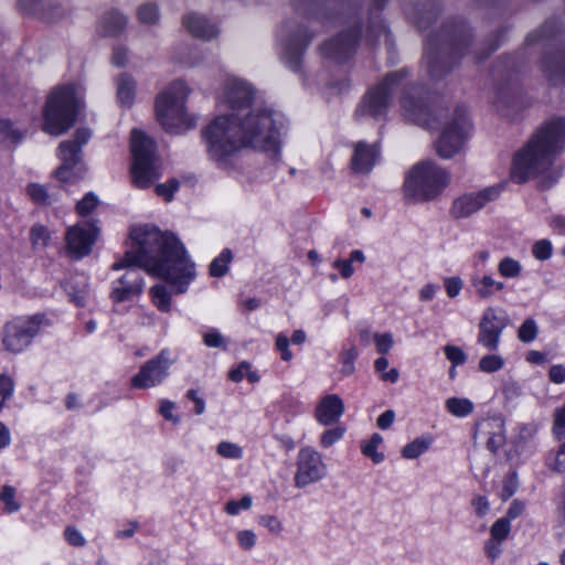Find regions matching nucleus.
<instances>
[{
	"label": "nucleus",
	"instance_id": "42",
	"mask_svg": "<svg viewBox=\"0 0 565 565\" xmlns=\"http://www.w3.org/2000/svg\"><path fill=\"white\" fill-rule=\"evenodd\" d=\"M160 14L154 3H145L138 9V19L143 24H156Z\"/></svg>",
	"mask_w": 565,
	"mask_h": 565
},
{
	"label": "nucleus",
	"instance_id": "63",
	"mask_svg": "<svg viewBox=\"0 0 565 565\" xmlns=\"http://www.w3.org/2000/svg\"><path fill=\"white\" fill-rule=\"evenodd\" d=\"M259 523L275 534H278L282 530L281 522L274 515H263L259 519Z\"/></svg>",
	"mask_w": 565,
	"mask_h": 565
},
{
	"label": "nucleus",
	"instance_id": "10",
	"mask_svg": "<svg viewBox=\"0 0 565 565\" xmlns=\"http://www.w3.org/2000/svg\"><path fill=\"white\" fill-rule=\"evenodd\" d=\"M449 174L433 161L415 164L407 173L404 182V193L414 202H425L435 199L448 184Z\"/></svg>",
	"mask_w": 565,
	"mask_h": 565
},
{
	"label": "nucleus",
	"instance_id": "59",
	"mask_svg": "<svg viewBox=\"0 0 565 565\" xmlns=\"http://www.w3.org/2000/svg\"><path fill=\"white\" fill-rule=\"evenodd\" d=\"M203 342L210 348L225 349V341L223 335L216 330H210L203 335Z\"/></svg>",
	"mask_w": 565,
	"mask_h": 565
},
{
	"label": "nucleus",
	"instance_id": "50",
	"mask_svg": "<svg viewBox=\"0 0 565 565\" xmlns=\"http://www.w3.org/2000/svg\"><path fill=\"white\" fill-rule=\"evenodd\" d=\"M14 488L4 486L1 491V500L6 504V511L9 513L17 512L20 509V504L14 500Z\"/></svg>",
	"mask_w": 565,
	"mask_h": 565
},
{
	"label": "nucleus",
	"instance_id": "5",
	"mask_svg": "<svg viewBox=\"0 0 565 565\" xmlns=\"http://www.w3.org/2000/svg\"><path fill=\"white\" fill-rule=\"evenodd\" d=\"M407 72L405 70L388 73L381 83L371 88L363 97L361 104L355 110V115L371 116L375 119L385 116L393 94L403 88L401 107L403 115L409 121L431 129L441 116V111H433L415 85H405Z\"/></svg>",
	"mask_w": 565,
	"mask_h": 565
},
{
	"label": "nucleus",
	"instance_id": "58",
	"mask_svg": "<svg viewBox=\"0 0 565 565\" xmlns=\"http://www.w3.org/2000/svg\"><path fill=\"white\" fill-rule=\"evenodd\" d=\"M275 347L280 352L282 361H290L292 359V352L289 349V339L284 333H279L276 337Z\"/></svg>",
	"mask_w": 565,
	"mask_h": 565
},
{
	"label": "nucleus",
	"instance_id": "9",
	"mask_svg": "<svg viewBox=\"0 0 565 565\" xmlns=\"http://www.w3.org/2000/svg\"><path fill=\"white\" fill-rule=\"evenodd\" d=\"M190 89L183 81H175L156 100V113L162 127L170 134H180L195 126V118L184 108Z\"/></svg>",
	"mask_w": 565,
	"mask_h": 565
},
{
	"label": "nucleus",
	"instance_id": "4",
	"mask_svg": "<svg viewBox=\"0 0 565 565\" xmlns=\"http://www.w3.org/2000/svg\"><path fill=\"white\" fill-rule=\"evenodd\" d=\"M565 148V118L544 121L529 141L513 157L512 178L518 183L535 180L540 190L551 189L562 175L555 158Z\"/></svg>",
	"mask_w": 565,
	"mask_h": 565
},
{
	"label": "nucleus",
	"instance_id": "7",
	"mask_svg": "<svg viewBox=\"0 0 565 565\" xmlns=\"http://www.w3.org/2000/svg\"><path fill=\"white\" fill-rule=\"evenodd\" d=\"M82 104V94L75 85L56 87L50 94L43 111V130L60 136L74 126Z\"/></svg>",
	"mask_w": 565,
	"mask_h": 565
},
{
	"label": "nucleus",
	"instance_id": "36",
	"mask_svg": "<svg viewBox=\"0 0 565 565\" xmlns=\"http://www.w3.org/2000/svg\"><path fill=\"white\" fill-rule=\"evenodd\" d=\"M100 204L99 198L94 192H88L76 203L75 211L79 216L85 217L90 215Z\"/></svg>",
	"mask_w": 565,
	"mask_h": 565
},
{
	"label": "nucleus",
	"instance_id": "37",
	"mask_svg": "<svg viewBox=\"0 0 565 565\" xmlns=\"http://www.w3.org/2000/svg\"><path fill=\"white\" fill-rule=\"evenodd\" d=\"M232 260V252L224 249L218 257L213 259L210 265V275L213 277H222L227 273V265Z\"/></svg>",
	"mask_w": 565,
	"mask_h": 565
},
{
	"label": "nucleus",
	"instance_id": "18",
	"mask_svg": "<svg viewBox=\"0 0 565 565\" xmlns=\"http://www.w3.org/2000/svg\"><path fill=\"white\" fill-rule=\"evenodd\" d=\"M326 472L321 455L312 448H302L298 454L295 484L303 488L320 480Z\"/></svg>",
	"mask_w": 565,
	"mask_h": 565
},
{
	"label": "nucleus",
	"instance_id": "51",
	"mask_svg": "<svg viewBox=\"0 0 565 565\" xmlns=\"http://www.w3.org/2000/svg\"><path fill=\"white\" fill-rule=\"evenodd\" d=\"M444 352L446 358L454 364V366L461 365L467 360L466 353L459 347L447 344L444 348Z\"/></svg>",
	"mask_w": 565,
	"mask_h": 565
},
{
	"label": "nucleus",
	"instance_id": "14",
	"mask_svg": "<svg viewBox=\"0 0 565 565\" xmlns=\"http://www.w3.org/2000/svg\"><path fill=\"white\" fill-rule=\"evenodd\" d=\"M45 318L43 315L19 317L7 322L2 328L1 342L10 353L25 350L39 334Z\"/></svg>",
	"mask_w": 565,
	"mask_h": 565
},
{
	"label": "nucleus",
	"instance_id": "12",
	"mask_svg": "<svg viewBox=\"0 0 565 565\" xmlns=\"http://www.w3.org/2000/svg\"><path fill=\"white\" fill-rule=\"evenodd\" d=\"M471 124L467 108L457 106L444 124L441 132L435 142L437 154L443 159H450L461 152L469 137Z\"/></svg>",
	"mask_w": 565,
	"mask_h": 565
},
{
	"label": "nucleus",
	"instance_id": "47",
	"mask_svg": "<svg viewBox=\"0 0 565 565\" xmlns=\"http://www.w3.org/2000/svg\"><path fill=\"white\" fill-rule=\"evenodd\" d=\"M376 351L380 354H386L390 352V350L393 348L394 339L392 333L385 332V333H375L373 335Z\"/></svg>",
	"mask_w": 565,
	"mask_h": 565
},
{
	"label": "nucleus",
	"instance_id": "21",
	"mask_svg": "<svg viewBox=\"0 0 565 565\" xmlns=\"http://www.w3.org/2000/svg\"><path fill=\"white\" fill-rule=\"evenodd\" d=\"M344 413V404L339 395L330 394L318 403L315 417L323 426L335 424Z\"/></svg>",
	"mask_w": 565,
	"mask_h": 565
},
{
	"label": "nucleus",
	"instance_id": "28",
	"mask_svg": "<svg viewBox=\"0 0 565 565\" xmlns=\"http://www.w3.org/2000/svg\"><path fill=\"white\" fill-rule=\"evenodd\" d=\"M493 281L494 278L491 275L476 274L470 278L471 287L476 296L481 300H489L494 296Z\"/></svg>",
	"mask_w": 565,
	"mask_h": 565
},
{
	"label": "nucleus",
	"instance_id": "26",
	"mask_svg": "<svg viewBox=\"0 0 565 565\" xmlns=\"http://www.w3.org/2000/svg\"><path fill=\"white\" fill-rule=\"evenodd\" d=\"M495 425L499 428V431L492 433L487 441V448L497 454V451L504 445L505 438L502 434V423H495L494 420L484 419L476 424L473 439H477V436L481 431L489 430Z\"/></svg>",
	"mask_w": 565,
	"mask_h": 565
},
{
	"label": "nucleus",
	"instance_id": "31",
	"mask_svg": "<svg viewBox=\"0 0 565 565\" xmlns=\"http://www.w3.org/2000/svg\"><path fill=\"white\" fill-rule=\"evenodd\" d=\"M430 444V437L416 438L402 449V456L406 459H415L424 454L429 448Z\"/></svg>",
	"mask_w": 565,
	"mask_h": 565
},
{
	"label": "nucleus",
	"instance_id": "48",
	"mask_svg": "<svg viewBox=\"0 0 565 565\" xmlns=\"http://www.w3.org/2000/svg\"><path fill=\"white\" fill-rule=\"evenodd\" d=\"M344 427L337 426L334 428L326 430L320 437V444L323 448L331 447L338 440H340L344 434Z\"/></svg>",
	"mask_w": 565,
	"mask_h": 565
},
{
	"label": "nucleus",
	"instance_id": "35",
	"mask_svg": "<svg viewBox=\"0 0 565 565\" xmlns=\"http://www.w3.org/2000/svg\"><path fill=\"white\" fill-rule=\"evenodd\" d=\"M150 295L156 307L162 311L168 312L171 308V297L163 285H154L150 289Z\"/></svg>",
	"mask_w": 565,
	"mask_h": 565
},
{
	"label": "nucleus",
	"instance_id": "17",
	"mask_svg": "<svg viewBox=\"0 0 565 565\" xmlns=\"http://www.w3.org/2000/svg\"><path fill=\"white\" fill-rule=\"evenodd\" d=\"M509 324L507 316H499L494 308L488 307L478 324L477 342L489 351H495L500 344V338Z\"/></svg>",
	"mask_w": 565,
	"mask_h": 565
},
{
	"label": "nucleus",
	"instance_id": "27",
	"mask_svg": "<svg viewBox=\"0 0 565 565\" xmlns=\"http://www.w3.org/2000/svg\"><path fill=\"white\" fill-rule=\"evenodd\" d=\"M116 84L117 102L121 106H131L136 94V82L132 76L127 73H122L117 78Z\"/></svg>",
	"mask_w": 565,
	"mask_h": 565
},
{
	"label": "nucleus",
	"instance_id": "57",
	"mask_svg": "<svg viewBox=\"0 0 565 565\" xmlns=\"http://www.w3.org/2000/svg\"><path fill=\"white\" fill-rule=\"evenodd\" d=\"M516 490H518V479H516V475L513 472L510 476L505 477L503 480L501 499L503 501H507L515 493Z\"/></svg>",
	"mask_w": 565,
	"mask_h": 565
},
{
	"label": "nucleus",
	"instance_id": "32",
	"mask_svg": "<svg viewBox=\"0 0 565 565\" xmlns=\"http://www.w3.org/2000/svg\"><path fill=\"white\" fill-rule=\"evenodd\" d=\"M128 18L121 11L113 9L108 11V35H120L127 28Z\"/></svg>",
	"mask_w": 565,
	"mask_h": 565
},
{
	"label": "nucleus",
	"instance_id": "16",
	"mask_svg": "<svg viewBox=\"0 0 565 565\" xmlns=\"http://www.w3.org/2000/svg\"><path fill=\"white\" fill-rule=\"evenodd\" d=\"M100 228L93 222H81L65 232L66 250L71 257L79 259L92 252Z\"/></svg>",
	"mask_w": 565,
	"mask_h": 565
},
{
	"label": "nucleus",
	"instance_id": "62",
	"mask_svg": "<svg viewBox=\"0 0 565 565\" xmlns=\"http://www.w3.org/2000/svg\"><path fill=\"white\" fill-rule=\"evenodd\" d=\"M128 61V50L125 46H116L113 50L111 63L118 67L126 65Z\"/></svg>",
	"mask_w": 565,
	"mask_h": 565
},
{
	"label": "nucleus",
	"instance_id": "40",
	"mask_svg": "<svg viewBox=\"0 0 565 565\" xmlns=\"http://www.w3.org/2000/svg\"><path fill=\"white\" fill-rule=\"evenodd\" d=\"M539 328L534 319L527 318L518 330V338L524 343L534 341L537 337Z\"/></svg>",
	"mask_w": 565,
	"mask_h": 565
},
{
	"label": "nucleus",
	"instance_id": "19",
	"mask_svg": "<svg viewBox=\"0 0 565 565\" xmlns=\"http://www.w3.org/2000/svg\"><path fill=\"white\" fill-rule=\"evenodd\" d=\"M499 194V186H490L478 193L465 194L454 201L450 213L455 218L468 217L482 209L488 202L497 199Z\"/></svg>",
	"mask_w": 565,
	"mask_h": 565
},
{
	"label": "nucleus",
	"instance_id": "20",
	"mask_svg": "<svg viewBox=\"0 0 565 565\" xmlns=\"http://www.w3.org/2000/svg\"><path fill=\"white\" fill-rule=\"evenodd\" d=\"M402 6L420 30L427 29L440 13V0H402Z\"/></svg>",
	"mask_w": 565,
	"mask_h": 565
},
{
	"label": "nucleus",
	"instance_id": "15",
	"mask_svg": "<svg viewBox=\"0 0 565 565\" xmlns=\"http://www.w3.org/2000/svg\"><path fill=\"white\" fill-rule=\"evenodd\" d=\"M174 363L167 349L160 351L158 355L147 361L132 376L131 386L135 388H150L161 384L169 375V369Z\"/></svg>",
	"mask_w": 565,
	"mask_h": 565
},
{
	"label": "nucleus",
	"instance_id": "53",
	"mask_svg": "<svg viewBox=\"0 0 565 565\" xmlns=\"http://www.w3.org/2000/svg\"><path fill=\"white\" fill-rule=\"evenodd\" d=\"M13 392L14 381L6 374H0V402L4 404L12 397Z\"/></svg>",
	"mask_w": 565,
	"mask_h": 565
},
{
	"label": "nucleus",
	"instance_id": "49",
	"mask_svg": "<svg viewBox=\"0 0 565 565\" xmlns=\"http://www.w3.org/2000/svg\"><path fill=\"white\" fill-rule=\"evenodd\" d=\"M534 257L539 260H546L552 256V244L547 239H541L534 243L532 247Z\"/></svg>",
	"mask_w": 565,
	"mask_h": 565
},
{
	"label": "nucleus",
	"instance_id": "30",
	"mask_svg": "<svg viewBox=\"0 0 565 565\" xmlns=\"http://www.w3.org/2000/svg\"><path fill=\"white\" fill-rule=\"evenodd\" d=\"M30 241L34 250L44 249L51 241V233L46 226L34 224L30 228Z\"/></svg>",
	"mask_w": 565,
	"mask_h": 565
},
{
	"label": "nucleus",
	"instance_id": "11",
	"mask_svg": "<svg viewBox=\"0 0 565 565\" xmlns=\"http://www.w3.org/2000/svg\"><path fill=\"white\" fill-rule=\"evenodd\" d=\"M92 137V131L87 128H78L72 140L62 141L57 148V157L61 166L55 170V177L63 183H76L81 181L86 173L82 162V147L85 146Z\"/></svg>",
	"mask_w": 565,
	"mask_h": 565
},
{
	"label": "nucleus",
	"instance_id": "6",
	"mask_svg": "<svg viewBox=\"0 0 565 565\" xmlns=\"http://www.w3.org/2000/svg\"><path fill=\"white\" fill-rule=\"evenodd\" d=\"M472 29L460 17L445 20L426 41L423 63L429 77L438 81L459 65L472 42Z\"/></svg>",
	"mask_w": 565,
	"mask_h": 565
},
{
	"label": "nucleus",
	"instance_id": "13",
	"mask_svg": "<svg viewBox=\"0 0 565 565\" xmlns=\"http://www.w3.org/2000/svg\"><path fill=\"white\" fill-rule=\"evenodd\" d=\"M491 77L498 107L514 106L521 94L520 70L516 61L510 55L498 57L492 65Z\"/></svg>",
	"mask_w": 565,
	"mask_h": 565
},
{
	"label": "nucleus",
	"instance_id": "41",
	"mask_svg": "<svg viewBox=\"0 0 565 565\" xmlns=\"http://www.w3.org/2000/svg\"><path fill=\"white\" fill-rule=\"evenodd\" d=\"M382 441V436L375 433L372 435L371 439L362 446L363 455L370 457L375 463H379L384 459L383 454L376 451V448Z\"/></svg>",
	"mask_w": 565,
	"mask_h": 565
},
{
	"label": "nucleus",
	"instance_id": "43",
	"mask_svg": "<svg viewBox=\"0 0 565 565\" xmlns=\"http://www.w3.org/2000/svg\"><path fill=\"white\" fill-rule=\"evenodd\" d=\"M504 365V360L497 354H488L480 359L479 370L486 373H493L501 370Z\"/></svg>",
	"mask_w": 565,
	"mask_h": 565
},
{
	"label": "nucleus",
	"instance_id": "39",
	"mask_svg": "<svg viewBox=\"0 0 565 565\" xmlns=\"http://www.w3.org/2000/svg\"><path fill=\"white\" fill-rule=\"evenodd\" d=\"M26 192L31 200L41 205H50L53 203L52 196L47 193L44 185L39 183H31L26 186Z\"/></svg>",
	"mask_w": 565,
	"mask_h": 565
},
{
	"label": "nucleus",
	"instance_id": "24",
	"mask_svg": "<svg viewBox=\"0 0 565 565\" xmlns=\"http://www.w3.org/2000/svg\"><path fill=\"white\" fill-rule=\"evenodd\" d=\"M552 85L565 83V52H556L544 56L541 66Z\"/></svg>",
	"mask_w": 565,
	"mask_h": 565
},
{
	"label": "nucleus",
	"instance_id": "33",
	"mask_svg": "<svg viewBox=\"0 0 565 565\" xmlns=\"http://www.w3.org/2000/svg\"><path fill=\"white\" fill-rule=\"evenodd\" d=\"M557 22L555 20L546 21L539 30L531 32L525 40L526 45H533L541 41L552 38L556 32Z\"/></svg>",
	"mask_w": 565,
	"mask_h": 565
},
{
	"label": "nucleus",
	"instance_id": "2",
	"mask_svg": "<svg viewBox=\"0 0 565 565\" xmlns=\"http://www.w3.org/2000/svg\"><path fill=\"white\" fill-rule=\"evenodd\" d=\"M130 238L131 248L111 266L116 274L125 270L114 280L109 295L114 311H122L120 303L132 302L141 295L143 285L140 269L164 279L177 294L186 291L195 277L194 264L174 235L146 224L134 227Z\"/></svg>",
	"mask_w": 565,
	"mask_h": 565
},
{
	"label": "nucleus",
	"instance_id": "1",
	"mask_svg": "<svg viewBox=\"0 0 565 565\" xmlns=\"http://www.w3.org/2000/svg\"><path fill=\"white\" fill-rule=\"evenodd\" d=\"M388 1L371 0L365 12L363 0H292L296 12L306 21L288 19L278 29L276 39L281 61L290 71L302 73L305 53L318 34L315 22L340 28L334 36L319 44L320 55L338 63L347 61L363 36L374 44L382 34H387L382 12Z\"/></svg>",
	"mask_w": 565,
	"mask_h": 565
},
{
	"label": "nucleus",
	"instance_id": "45",
	"mask_svg": "<svg viewBox=\"0 0 565 565\" xmlns=\"http://www.w3.org/2000/svg\"><path fill=\"white\" fill-rule=\"evenodd\" d=\"M387 366L388 360L384 356L376 359L374 362V369L376 372L381 373V380L395 383L398 380L399 373L397 369H391L388 372H385Z\"/></svg>",
	"mask_w": 565,
	"mask_h": 565
},
{
	"label": "nucleus",
	"instance_id": "61",
	"mask_svg": "<svg viewBox=\"0 0 565 565\" xmlns=\"http://www.w3.org/2000/svg\"><path fill=\"white\" fill-rule=\"evenodd\" d=\"M237 541L242 548L250 550L256 543V535L253 531L244 530L237 533Z\"/></svg>",
	"mask_w": 565,
	"mask_h": 565
},
{
	"label": "nucleus",
	"instance_id": "25",
	"mask_svg": "<svg viewBox=\"0 0 565 565\" xmlns=\"http://www.w3.org/2000/svg\"><path fill=\"white\" fill-rule=\"evenodd\" d=\"M19 6L26 12L42 13L49 21L62 19L66 11L52 3L51 0H18Z\"/></svg>",
	"mask_w": 565,
	"mask_h": 565
},
{
	"label": "nucleus",
	"instance_id": "54",
	"mask_svg": "<svg viewBox=\"0 0 565 565\" xmlns=\"http://www.w3.org/2000/svg\"><path fill=\"white\" fill-rule=\"evenodd\" d=\"M179 181L177 179H172L168 183L158 184L156 186V193L159 196L164 198L166 201H171L173 193L179 189Z\"/></svg>",
	"mask_w": 565,
	"mask_h": 565
},
{
	"label": "nucleus",
	"instance_id": "52",
	"mask_svg": "<svg viewBox=\"0 0 565 565\" xmlns=\"http://www.w3.org/2000/svg\"><path fill=\"white\" fill-rule=\"evenodd\" d=\"M553 433L558 440L565 439V409L562 407L554 413Z\"/></svg>",
	"mask_w": 565,
	"mask_h": 565
},
{
	"label": "nucleus",
	"instance_id": "46",
	"mask_svg": "<svg viewBox=\"0 0 565 565\" xmlns=\"http://www.w3.org/2000/svg\"><path fill=\"white\" fill-rule=\"evenodd\" d=\"M510 530V521L505 518H501L497 520L491 526V539L495 540L497 542H502L508 537Z\"/></svg>",
	"mask_w": 565,
	"mask_h": 565
},
{
	"label": "nucleus",
	"instance_id": "22",
	"mask_svg": "<svg viewBox=\"0 0 565 565\" xmlns=\"http://www.w3.org/2000/svg\"><path fill=\"white\" fill-rule=\"evenodd\" d=\"M380 157V149L376 143L369 145L360 141L354 145V153L351 159V167L355 173H369Z\"/></svg>",
	"mask_w": 565,
	"mask_h": 565
},
{
	"label": "nucleus",
	"instance_id": "60",
	"mask_svg": "<svg viewBox=\"0 0 565 565\" xmlns=\"http://www.w3.org/2000/svg\"><path fill=\"white\" fill-rule=\"evenodd\" d=\"M445 289L450 298H455L460 294L463 282L460 277H449L445 279Z\"/></svg>",
	"mask_w": 565,
	"mask_h": 565
},
{
	"label": "nucleus",
	"instance_id": "55",
	"mask_svg": "<svg viewBox=\"0 0 565 565\" xmlns=\"http://www.w3.org/2000/svg\"><path fill=\"white\" fill-rule=\"evenodd\" d=\"M217 454L224 458H241L242 449L236 444L222 441L217 446Z\"/></svg>",
	"mask_w": 565,
	"mask_h": 565
},
{
	"label": "nucleus",
	"instance_id": "56",
	"mask_svg": "<svg viewBox=\"0 0 565 565\" xmlns=\"http://www.w3.org/2000/svg\"><path fill=\"white\" fill-rule=\"evenodd\" d=\"M252 505V498L249 495H244L241 500L235 501H228L225 504V511L231 514L235 515L239 512L241 509L248 510Z\"/></svg>",
	"mask_w": 565,
	"mask_h": 565
},
{
	"label": "nucleus",
	"instance_id": "8",
	"mask_svg": "<svg viewBox=\"0 0 565 565\" xmlns=\"http://www.w3.org/2000/svg\"><path fill=\"white\" fill-rule=\"evenodd\" d=\"M131 179L137 188H149L161 177L162 162L154 140L139 129L130 134Z\"/></svg>",
	"mask_w": 565,
	"mask_h": 565
},
{
	"label": "nucleus",
	"instance_id": "34",
	"mask_svg": "<svg viewBox=\"0 0 565 565\" xmlns=\"http://www.w3.org/2000/svg\"><path fill=\"white\" fill-rule=\"evenodd\" d=\"M446 408L458 417H465L472 413L473 404L467 398L450 397L446 401Z\"/></svg>",
	"mask_w": 565,
	"mask_h": 565
},
{
	"label": "nucleus",
	"instance_id": "29",
	"mask_svg": "<svg viewBox=\"0 0 565 565\" xmlns=\"http://www.w3.org/2000/svg\"><path fill=\"white\" fill-rule=\"evenodd\" d=\"M498 273L502 278L515 279L522 274V265L519 260L505 256L498 264Z\"/></svg>",
	"mask_w": 565,
	"mask_h": 565
},
{
	"label": "nucleus",
	"instance_id": "44",
	"mask_svg": "<svg viewBox=\"0 0 565 565\" xmlns=\"http://www.w3.org/2000/svg\"><path fill=\"white\" fill-rule=\"evenodd\" d=\"M356 358L358 351L354 347L343 349V351L340 354V360L342 363L341 373L343 375H351L354 372V361L356 360Z\"/></svg>",
	"mask_w": 565,
	"mask_h": 565
},
{
	"label": "nucleus",
	"instance_id": "38",
	"mask_svg": "<svg viewBox=\"0 0 565 565\" xmlns=\"http://www.w3.org/2000/svg\"><path fill=\"white\" fill-rule=\"evenodd\" d=\"M505 32H507L505 28L498 29L495 34H494V38L490 40V44H489V46L486 50H476V51H473L472 52L473 62L475 63H480L483 60H486L493 51H495L499 47V45L501 43V38L503 36V34Z\"/></svg>",
	"mask_w": 565,
	"mask_h": 565
},
{
	"label": "nucleus",
	"instance_id": "64",
	"mask_svg": "<svg viewBox=\"0 0 565 565\" xmlns=\"http://www.w3.org/2000/svg\"><path fill=\"white\" fill-rule=\"evenodd\" d=\"M564 457H565V441L559 447V449L555 456L554 462L548 463L551 469H553L554 471H557V472L565 471V458Z\"/></svg>",
	"mask_w": 565,
	"mask_h": 565
},
{
	"label": "nucleus",
	"instance_id": "23",
	"mask_svg": "<svg viewBox=\"0 0 565 565\" xmlns=\"http://www.w3.org/2000/svg\"><path fill=\"white\" fill-rule=\"evenodd\" d=\"M183 25L186 30L198 39L211 40L218 34V29L211 23L205 17L198 13H189L183 17Z\"/></svg>",
	"mask_w": 565,
	"mask_h": 565
},
{
	"label": "nucleus",
	"instance_id": "3",
	"mask_svg": "<svg viewBox=\"0 0 565 565\" xmlns=\"http://www.w3.org/2000/svg\"><path fill=\"white\" fill-rule=\"evenodd\" d=\"M225 95L232 113L217 116L202 130L210 159L217 167L230 169L239 151L248 147L277 154L279 141L276 121L271 110L250 107L254 92L249 84L231 79Z\"/></svg>",
	"mask_w": 565,
	"mask_h": 565
}]
</instances>
